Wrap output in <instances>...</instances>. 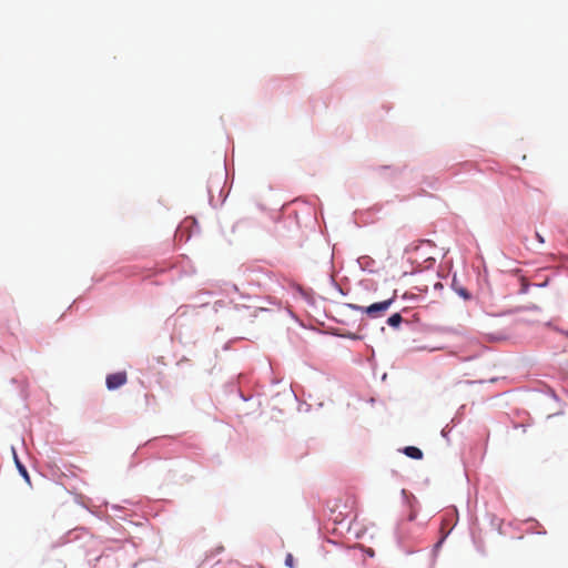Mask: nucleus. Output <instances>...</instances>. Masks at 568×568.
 Segmentation results:
<instances>
[{
	"label": "nucleus",
	"mask_w": 568,
	"mask_h": 568,
	"mask_svg": "<svg viewBox=\"0 0 568 568\" xmlns=\"http://www.w3.org/2000/svg\"><path fill=\"white\" fill-rule=\"evenodd\" d=\"M396 298V292L393 293V296L377 303H373L368 306H359L356 304H349V307L352 310H355L357 312L365 313L371 318H378L386 314L390 305L394 303Z\"/></svg>",
	"instance_id": "f257e3e1"
},
{
	"label": "nucleus",
	"mask_w": 568,
	"mask_h": 568,
	"mask_svg": "<svg viewBox=\"0 0 568 568\" xmlns=\"http://www.w3.org/2000/svg\"><path fill=\"white\" fill-rule=\"evenodd\" d=\"M128 382V375L125 372H118L109 374L105 379L108 389L114 390L123 386Z\"/></svg>",
	"instance_id": "f03ea898"
},
{
	"label": "nucleus",
	"mask_w": 568,
	"mask_h": 568,
	"mask_svg": "<svg viewBox=\"0 0 568 568\" xmlns=\"http://www.w3.org/2000/svg\"><path fill=\"white\" fill-rule=\"evenodd\" d=\"M404 454L413 459H422L423 458V452L415 446H407L404 448Z\"/></svg>",
	"instance_id": "7ed1b4c3"
},
{
	"label": "nucleus",
	"mask_w": 568,
	"mask_h": 568,
	"mask_svg": "<svg viewBox=\"0 0 568 568\" xmlns=\"http://www.w3.org/2000/svg\"><path fill=\"white\" fill-rule=\"evenodd\" d=\"M402 322H403V317L399 313L393 314L387 320V324L392 327H398Z\"/></svg>",
	"instance_id": "20e7f679"
},
{
	"label": "nucleus",
	"mask_w": 568,
	"mask_h": 568,
	"mask_svg": "<svg viewBox=\"0 0 568 568\" xmlns=\"http://www.w3.org/2000/svg\"><path fill=\"white\" fill-rule=\"evenodd\" d=\"M427 245V246H434L433 242L429 240H423L419 241V244H412L408 248V251L417 252L419 250V246Z\"/></svg>",
	"instance_id": "39448f33"
},
{
	"label": "nucleus",
	"mask_w": 568,
	"mask_h": 568,
	"mask_svg": "<svg viewBox=\"0 0 568 568\" xmlns=\"http://www.w3.org/2000/svg\"><path fill=\"white\" fill-rule=\"evenodd\" d=\"M16 464H17V467L20 471V474L27 479L29 480V475H28V471L26 469V467L18 460V458L16 457Z\"/></svg>",
	"instance_id": "423d86ee"
},
{
	"label": "nucleus",
	"mask_w": 568,
	"mask_h": 568,
	"mask_svg": "<svg viewBox=\"0 0 568 568\" xmlns=\"http://www.w3.org/2000/svg\"><path fill=\"white\" fill-rule=\"evenodd\" d=\"M457 293L465 300H469L470 298V294L468 293V291L466 288H458L457 290Z\"/></svg>",
	"instance_id": "0eeeda50"
},
{
	"label": "nucleus",
	"mask_w": 568,
	"mask_h": 568,
	"mask_svg": "<svg viewBox=\"0 0 568 568\" xmlns=\"http://www.w3.org/2000/svg\"><path fill=\"white\" fill-rule=\"evenodd\" d=\"M285 564L287 567L293 568L294 567V560L292 554H287L285 558Z\"/></svg>",
	"instance_id": "6e6552de"
},
{
	"label": "nucleus",
	"mask_w": 568,
	"mask_h": 568,
	"mask_svg": "<svg viewBox=\"0 0 568 568\" xmlns=\"http://www.w3.org/2000/svg\"><path fill=\"white\" fill-rule=\"evenodd\" d=\"M536 239L538 240L539 243L545 242L544 237L539 233H536Z\"/></svg>",
	"instance_id": "1a4fd4ad"
},
{
	"label": "nucleus",
	"mask_w": 568,
	"mask_h": 568,
	"mask_svg": "<svg viewBox=\"0 0 568 568\" xmlns=\"http://www.w3.org/2000/svg\"><path fill=\"white\" fill-rule=\"evenodd\" d=\"M425 261H426V262H427V261H432V262H434L435 260H434V257H432V256H427V257L425 258Z\"/></svg>",
	"instance_id": "9d476101"
},
{
	"label": "nucleus",
	"mask_w": 568,
	"mask_h": 568,
	"mask_svg": "<svg viewBox=\"0 0 568 568\" xmlns=\"http://www.w3.org/2000/svg\"><path fill=\"white\" fill-rule=\"evenodd\" d=\"M561 333L568 338V331H562Z\"/></svg>",
	"instance_id": "9b49d317"
}]
</instances>
